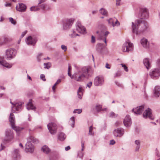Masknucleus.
<instances>
[{"mask_svg":"<svg viewBox=\"0 0 160 160\" xmlns=\"http://www.w3.org/2000/svg\"><path fill=\"white\" fill-rule=\"evenodd\" d=\"M140 42L141 44L143 47L145 48H148L149 43L147 39L143 38L141 40Z\"/></svg>","mask_w":160,"mask_h":160,"instance_id":"obj_25","label":"nucleus"},{"mask_svg":"<svg viewBox=\"0 0 160 160\" xmlns=\"http://www.w3.org/2000/svg\"><path fill=\"white\" fill-rule=\"evenodd\" d=\"M46 1V0H38V1H39L38 5Z\"/></svg>","mask_w":160,"mask_h":160,"instance_id":"obj_61","label":"nucleus"},{"mask_svg":"<svg viewBox=\"0 0 160 160\" xmlns=\"http://www.w3.org/2000/svg\"><path fill=\"white\" fill-rule=\"evenodd\" d=\"M143 62L144 66L147 69H148L151 67V63L148 59L145 58L143 60Z\"/></svg>","mask_w":160,"mask_h":160,"instance_id":"obj_27","label":"nucleus"},{"mask_svg":"<svg viewBox=\"0 0 160 160\" xmlns=\"http://www.w3.org/2000/svg\"><path fill=\"white\" fill-rule=\"evenodd\" d=\"M100 13L102 15L108 16V12L107 10L103 8H101L99 10Z\"/></svg>","mask_w":160,"mask_h":160,"instance_id":"obj_34","label":"nucleus"},{"mask_svg":"<svg viewBox=\"0 0 160 160\" xmlns=\"http://www.w3.org/2000/svg\"><path fill=\"white\" fill-rule=\"evenodd\" d=\"M144 110V105L137 107V108L132 109V112L137 115L141 114Z\"/></svg>","mask_w":160,"mask_h":160,"instance_id":"obj_17","label":"nucleus"},{"mask_svg":"<svg viewBox=\"0 0 160 160\" xmlns=\"http://www.w3.org/2000/svg\"><path fill=\"white\" fill-rule=\"evenodd\" d=\"M135 151H138L140 147L141 142L140 140H136L135 141Z\"/></svg>","mask_w":160,"mask_h":160,"instance_id":"obj_30","label":"nucleus"},{"mask_svg":"<svg viewBox=\"0 0 160 160\" xmlns=\"http://www.w3.org/2000/svg\"><path fill=\"white\" fill-rule=\"evenodd\" d=\"M91 42L92 43H94L95 42V37L93 36H92V39Z\"/></svg>","mask_w":160,"mask_h":160,"instance_id":"obj_51","label":"nucleus"},{"mask_svg":"<svg viewBox=\"0 0 160 160\" xmlns=\"http://www.w3.org/2000/svg\"><path fill=\"white\" fill-rule=\"evenodd\" d=\"M115 83L116 84L118 87H122V85L121 84H120L119 82H118L117 81H115Z\"/></svg>","mask_w":160,"mask_h":160,"instance_id":"obj_53","label":"nucleus"},{"mask_svg":"<svg viewBox=\"0 0 160 160\" xmlns=\"http://www.w3.org/2000/svg\"><path fill=\"white\" fill-rule=\"evenodd\" d=\"M37 41V38L35 37L29 36L26 38V42L28 45H34Z\"/></svg>","mask_w":160,"mask_h":160,"instance_id":"obj_18","label":"nucleus"},{"mask_svg":"<svg viewBox=\"0 0 160 160\" xmlns=\"http://www.w3.org/2000/svg\"><path fill=\"white\" fill-rule=\"evenodd\" d=\"M74 20L73 18H68L64 20L63 21V29L66 30L70 28Z\"/></svg>","mask_w":160,"mask_h":160,"instance_id":"obj_7","label":"nucleus"},{"mask_svg":"<svg viewBox=\"0 0 160 160\" xmlns=\"http://www.w3.org/2000/svg\"><path fill=\"white\" fill-rule=\"evenodd\" d=\"M93 128L92 126H91L89 128V134L90 135H92L94 134L93 132H92Z\"/></svg>","mask_w":160,"mask_h":160,"instance_id":"obj_41","label":"nucleus"},{"mask_svg":"<svg viewBox=\"0 0 160 160\" xmlns=\"http://www.w3.org/2000/svg\"><path fill=\"white\" fill-rule=\"evenodd\" d=\"M115 143V141L113 140H112L110 141V145H113Z\"/></svg>","mask_w":160,"mask_h":160,"instance_id":"obj_58","label":"nucleus"},{"mask_svg":"<svg viewBox=\"0 0 160 160\" xmlns=\"http://www.w3.org/2000/svg\"><path fill=\"white\" fill-rule=\"evenodd\" d=\"M40 78L43 81H45V76L44 74H41L40 75Z\"/></svg>","mask_w":160,"mask_h":160,"instance_id":"obj_52","label":"nucleus"},{"mask_svg":"<svg viewBox=\"0 0 160 160\" xmlns=\"http://www.w3.org/2000/svg\"><path fill=\"white\" fill-rule=\"evenodd\" d=\"M70 149V147L69 146H68L65 147V150L66 151H67L69 150Z\"/></svg>","mask_w":160,"mask_h":160,"instance_id":"obj_63","label":"nucleus"},{"mask_svg":"<svg viewBox=\"0 0 160 160\" xmlns=\"http://www.w3.org/2000/svg\"><path fill=\"white\" fill-rule=\"evenodd\" d=\"M133 49V46L132 43L128 40L126 41L122 46V50L123 52H132Z\"/></svg>","mask_w":160,"mask_h":160,"instance_id":"obj_6","label":"nucleus"},{"mask_svg":"<svg viewBox=\"0 0 160 160\" xmlns=\"http://www.w3.org/2000/svg\"><path fill=\"white\" fill-rule=\"evenodd\" d=\"M121 65L123 68L124 69L126 72H128V67L125 65L121 64Z\"/></svg>","mask_w":160,"mask_h":160,"instance_id":"obj_49","label":"nucleus"},{"mask_svg":"<svg viewBox=\"0 0 160 160\" xmlns=\"http://www.w3.org/2000/svg\"><path fill=\"white\" fill-rule=\"evenodd\" d=\"M9 41V39L5 37H2L0 38V45H2L5 43Z\"/></svg>","mask_w":160,"mask_h":160,"instance_id":"obj_31","label":"nucleus"},{"mask_svg":"<svg viewBox=\"0 0 160 160\" xmlns=\"http://www.w3.org/2000/svg\"><path fill=\"white\" fill-rule=\"evenodd\" d=\"M42 150L46 154H48L51 151L50 149L47 145L43 146L42 148Z\"/></svg>","mask_w":160,"mask_h":160,"instance_id":"obj_29","label":"nucleus"},{"mask_svg":"<svg viewBox=\"0 0 160 160\" xmlns=\"http://www.w3.org/2000/svg\"><path fill=\"white\" fill-rule=\"evenodd\" d=\"M96 108L98 112H99L101 110H102V106L101 105H96Z\"/></svg>","mask_w":160,"mask_h":160,"instance_id":"obj_40","label":"nucleus"},{"mask_svg":"<svg viewBox=\"0 0 160 160\" xmlns=\"http://www.w3.org/2000/svg\"><path fill=\"white\" fill-rule=\"evenodd\" d=\"M96 33L98 34V39L106 43V45H107L106 38L109 32L108 31L104 32L101 31L100 32L97 31Z\"/></svg>","mask_w":160,"mask_h":160,"instance_id":"obj_8","label":"nucleus"},{"mask_svg":"<svg viewBox=\"0 0 160 160\" xmlns=\"http://www.w3.org/2000/svg\"><path fill=\"white\" fill-rule=\"evenodd\" d=\"M4 20V18L2 16H1V19L0 20V22H2Z\"/></svg>","mask_w":160,"mask_h":160,"instance_id":"obj_64","label":"nucleus"},{"mask_svg":"<svg viewBox=\"0 0 160 160\" xmlns=\"http://www.w3.org/2000/svg\"><path fill=\"white\" fill-rule=\"evenodd\" d=\"M121 123H122L121 122L119 121H117L115 123V125L116 126L118 127L121 124Z\"/></svg>","mask_w":160,"mask_h":160,"instance_id":"obj_50","label":"nucleus"},{"mask_svg":"<svg viewBox=\"0 0 160 160\" xmlns=\"http://www.w3.org/2000/svg\"><path fill=\"white\" fill-rule=\"evenodd\" d=\"M26 9V6L22 3H19L18 6L16 7L17 10L21 12H24Z\"/></svg>","mask_w":160,"mask_h":160,"instance_id":"obj_24","label":"nucleus"},{"mask_svg":"<svg viewBox=\"0 0 160 160\" xmlns=\"http://www.w3.org/2000/svg\"><path fill=\"white\" fill-rule=\"evenodd\" d=\"M118 115L116 114L114 112H112L110 113V117L111 118L116 117Z\"/></svg>","mask_w":160,"mask_h":160,"instance_id":"obj_44","label":"nucleus"},{"mask_svg":"<svg viewBox=\"0 0 160 160\" xmlns=\"http://www.w3.org/2000/svg\"><path fill=\"white\" fill-rule=\"evenodd\" d=\"M5 137L3 141V143L1 144V149L0 151L3 150L5 147L4 145L10 142L13 138V132L10 129H7L5 132Z\"/></svg>","mask_w":160,"mask_h":160,"instance_id":"obj_4","label":"nucleus"},{"mask_svg":"<svg viewBox=\"0 0 160 160\" xmlns=\"http://www.w3.org/2000/svg\"><path fill=\"white\" fill-rule=\"evenodd\" d=\"M84 142H81V147L82 149L81 150L82 151H83L84 149Z\"/></svg>","mask_w":160,"mask_h":160,"instance_id":"obj_54","label":"nucleus"},{"mask_svg":"<svg viewBox=\"0 0 160 160\" xmlns=\"http://www.w3.org/2000/svg\"><path fill=\"white\" fill-rule=\"evenodd\" d=\"M9 21L11 23L13 24H15L16 23V22L14 20L13 18H9Z\"/></svg>","mask_w":160,"mask_h":160,"instance_id":"obj_46","label":"nucleus"},{"mask_svg":"<svg viewBox=\"0 0 160 160\" xmlns=\"http://www.w3.org/2000/svg\"><path fill=\"white\" fill-rule=\"evenodd\" d=\"M48 128L50 133L52 134H55L57 132V126L54 123H49L47 125Z\"/></svg>","mask_w":160,"mask_h":160,"instance_id":"obj_11","label":"nucleus"},{"mask_svg":"<svg viewBox=\"0 0 160 160\" xmlns=\"http://www.w3.org/2000/svg\"><path fill=\"white\" fill-rule=\"evenodd\" d=\"M69 122L71 123V127L73 128L74 127L75 123V118L74 117H72L70 118Z\"/></svg>","mask_w":160,"mask_h":160,"instance_id":"obj_37","label":"nucleus"},{"mask_svg":"<svg viewBox=\"0 0 160 160\" xmlns=\"http://www.w3.org/2000/svg\"><path fill=\"white\" fill-rule=\"evenodd\" d=\"M19 150L18 149H15L12 153V157L15 160H19L21 156L19 153Z\"/></svg>","mask_w":160,"mask_h":160,"instance_id":"obj_23","label":"nucleus"},{"mask_svg":"<svg viewBox=\"0 0 160 160\" xmlns=\"http://www.w3.org/2000/svg\"><path fill=\"white\" fill-rule=\"evenodd\" d=\"M97 10H93L92 12V15H94L97 13Z\"/></svg>","mask_w":160,"mask_h":160,"instance_id":"obj_62","label":"nucleus"},{"mask_svg":"<svg viewBox=\"0 0 160 160\" xmlns=\"http://www.w3.org/2000/svg\"><path fill=\"white\" fill-rule=\"evenodd\" d=\"M43 65L44 68L47 69H49L51 66V63L50 62L44 63Z\"/></svg>","mask_w":160,"mask_h":160,"instance_id":"obj_38","label":"nucleus"},{"mask_svg":"<svg viewBox=\"0 0 160 160\" xmlns=\"http://www.w3.org/2000/svg\"><path fill=\"white\" fill-rule=\"evenodd\" d=\"M139 17L141 19H146L148 17V11L146 8H142L140 9Z\"/></svg>","mask_w":160,"mask_h":160,"instance_id":"obj_14","label":"nucleus"},{"mask_svg":"<svg viewBox=\"0 0 160 160\" xmlns=\"http://www.w3.org/2000/svg\"><path fill=\"white\" fill-rule=\"evenodd\" d=\"M82 112V110L81 109H75L73 112V113H78V114H80V113Z\"/></svg>","mask_w":160,"mask_h":160,"instance_id":"obj_45","label":"nucleus"},{"mask_svg":"<svg viewBox=\"0 0 160 160\" xmlns=\"http://www.w3.org/2000/svg\"><path fill=\"white\" fill-rule=\"evenodd\" d=\"M120 25L119 22L116 18V20L115 21H114V22L113 23V27L114 26H118Z\"/></svg>","mask_w":160,"mask_h":160,"instance_id":"obj_42","label":"nucleus"},{"mask_svg":"<svg viewBox=\"0 0 160 160\" xmlns=\"http://www.w3.org/2000/svg\"><path fill=\"white\" fill-rule=\"evenodd\" d=\"M38 7H40V8H39L40 9H42L43 10H44V9L45 8V5L44 4H42L41 5H40V4H39L38 5Z\"/></svg>","mask_w":160,"mask_h":160,"instance_id":"obj_48","label":"nucleus"},{"mask_svg":"<svg viewBox=\"0 0 160 160\" xmlns=\"http://www.w3.org/2000/svg\"><path fill=\"white\" fill-rule=\"evenodd\" d=\"M27 31H25L24 32H23L22 33V34L21 35V38H23L25 35L27 33Z\"/></svg>","mask_w":160,"mask_h":160,"instance_id":"obj_55","label":"nucleus"},{"mask_svg":"<svg viewBox=\"0 0 160 160\" xmlns=\"http://www.w3.org/2000/svg\"><path fill=\"white\" fill-rule=\"evenodd\" d=\"M124 129L121 128H118L115 129L113 132V134L116 137H121L124 134Z\"/></svg>","mask_w":160,"mask_h":160,"instance_id":"obj_15","label":"nucleus"},{"mask_svg":"<svg viewBox=\"0 0 160 160\" xmlns=\"http://www.w3.org/2000/svg\"><path fill=\"white\" fill-rule=\"evenodd\" d=\"M157 62L158 67L152 69L149 73L150 76L153 79L158 78L160 75V59H159Z\"/></svg>","mask_w":160,"mask_h":160,"instance_id":"obj_5","label":"nucleus"},{"mask_svg":"<svg viewBox=\"0 0 160 160\" xmlns=\"http://www.w3.org/2000/svg\"><path fill=\"white\" fill-rule=\"evenodd\" d=\"M61 82V79H58L57 80L56 82L55 83L54 85L56 86L58 84H59Z\"/></svg>","mask_w":160,"mask_h":160,"instance_id":"obj_57","label":"nucleus"},{"mask_svg":"<svg viewBox=\"0 0 160 160\" xmlns=\"http://www.w3.org/2000/svg\"><path fill=\"white\" fill-rule=\"evenodd\" d=\"M9 121L13 129L16 131H19L22 129V128H18L15 126V118L14 114L11 113L9 118Z\"/></svg>","mask_w":160,"mask_h":160,"instance_id":"obj_10","label":"nucleus"},{"mask_svg":"<svg viewBox=\"0 0 160 160\" xmlns=\"http://www.w3.org/2000/svg\"><path fill=\"white\" fill-rule=\"evenodd\" d=\"M39 9V8H38V6H37V7L32 6L30 8V10L31 11H38Z\"/></svg>","mask_w":160,"mask_h":160,"instance_id":"obj_39","label":"nucleus"},{"mask_svg":"<svg viewBox=\"0 0 160 160\" xmlns=\"http://www.w3.org/2000/svg\"><path fill=\"white\" fill-rule=\"evenodd\" d=\"M16 54L15 50L12 48L7 49L5 52V56L7 59L10 60L13 58Z\"/></svg>","mask_w":160,"mask_h":160,"instance_id":"obj_9","label":"nucleus"},{"mask_svg":"<svg viewBox=\"0 0 160 160\" xmlns=\"http://www.w3.org/2000/svg\"><path fill=\"white\" fill-rule=\"evenodd\" d=\"M0 65L8 68H10L12 66V65L7 63L4 60L3 58L1 57H0Z\"/></svg>","mask_w":160,"mask_h":160,"instance_id":"obj_22","label":"nucleus"},{"mask_svg":"<svg viewBox=\"0 0 160 160\" xmlns=\"http://www.w3.org/2000/svg\"><path fill=\"white\" fill-rule=\"evenodd\" d=\"M82 91L83 89L82 88V87L81 86H80L79 87L78 90L77 92L78 97L80 99L82 98Z\"/></svg>","mask_w":160,"mask_h":160,"instance_id":"obj_33","label":"nucleus"},{"mask_svg":"<svg viewBox=\"0 0 160 160\" xmlns=\"http://www.w3.org/2000/svg\"><path fill=\"white\" fill-rule=\"evenodd\" d=\"M28 142L25 145V150L27 152L30 153L33 152L34 149V146L31 143L32 142L34 143H37L38 140L33 136H30L27 138Z\"/></svg>","mask_w":160,"mask_h":160,"instance_id":"obj_3","label":"nucleus"},{"mask_svg":"<svg viewBox=\"0 0 160 160\" xmlns=\"http://www.w3.org/2000/svg\"><path fill=\"white\" fill-rule=\"evenodd\" d=\"M121 0H116V4L117 6H119L120 5V1Z\"/></svg>","mask_w":160,"mask_h":160,"instance_id":"obj_60","label":"nucleus"},{"mask_svg":"<svg viewBox=\"0 0 160 160\" xmlns=\"http://www.w3.org/2000/svg\"><path fill=\"white\" fill-rule=\"evenodd\" d=\"M104 82V78L102 76H98L94 79V84L95 86H99L102 85Z\"/></svg>","mask_w":160,"mask_h":160,"instance_id":"obj_13","label":"nucleus"},{"mask_svg":"<svg viewBox=\"0 0 160 160\" xmlns=\"http://www.w3.org/2000/svg\"><path fill=\"white\" fill-rule=\"evenodd\" d=\"M61 48L64 52L66 51L67 50V47L64 45H62L61 46Z\"/></svg>","mask_w":160,"mask_h":160,"instance_id":"obj_47","label":"nucleus"},{"mask_svg":"<svg viewBox=\"0 0 160 160\" xmlns=\"http://www.w3.org/2000/svg\"><path fill=\"white\" fill-rule=\"evenodd\" d=\"M11 103L13 105V106L12 107V109H15L17 111H20L22 110V102H18L13 103L11 102Z\"/></svg>","mask_w":160,"mask_h":160,"instance_id":"obj_19","label":"nucleus"},{"mask_svg":"<svg viewBox=\"0 0 160 160\" xmlns=\"http://www.w3.org/2000/svg\"><path fill=\"white\" fill-rule=\"evenodd\" d=\"M106 44L104 45L102 43H99L97 45V50L100 53H103V51L106 49Z\"/></svg>","mask_w":160,"mask_h":160,"instance_id":"obj_20","label":"nucleus"},{"mask_svg":"<svg viewBox=\"0 0 160 160\" xmlns=\"http://www.w3.org/2000/svg\"><path fill=\"white\" fill-rule=\"evenodd\" d=\"M123 124L124 126L127 127H129L131 125V120L129 115H127L125 117L123 121Z\"/></svg>","mask_w":160,"mask_h":160,"instance_id":"obj_21","label":"nucleus"},{"mask_svg":"<svg viewBox=\"0 0 160 160\" xmlns=\"http://www.w3.org/2000/svg\"><path fill=\"white\" fill-rule=\"evenodd\" d=\"M93 70L89 66L82 68L80 71L74 73L72 75L70 72H68V75L72 79L78 82H82L86 79H88L91 76V73H92Z\"/></svg>","mask_w":160,"mask_h":160,"instance_id":"obj_1","label":"nucleus"},{"mask_svg":"<svg viewBox=\"0 0 160 160\" xmlns=\"http://www.w3.org/2000/svg\"><path fill=\"white\" fill-rule=\"evenodd\" d=\"M70 36L72 38L76 37V36H79V35L76 33L75 30H73L72 32V33L69 34Z\"/></svg>","mask_w":160,"mask_h":160,"instance_id":"obj_36","label":"nucleus"},{"mask_svg":"<svg viewBox=\"0 0 160 160\" xmlns=\"http://www.w3.org/2000/svg\"><path fill=\"white\" fill-rule=\"evenodd\" d=\"M32 102V100L31 99L30 100L28 103L27 104V108L28 110L30 109L35 110L36 108L33 105Z\"/></svg>","mask_w":160,"mask_h":160,"instance_id":"obj_28","label":"nucleus"},{"mask_svg":"<svg viewBox=\"0 0 160 160\" xmlns=\"http://www.w3.org/2000/svg\"><path fill=\"white\" fill-rule=\"evenodd\" d=\"M153 93L155 97H159L160 94V87L156 86L153 90Z\"/></svg>","mask_w":160,"mask_h":160,"instance_id":"obj_26","label":"nucleus"},{"mask_svg":"<svg viewBox=\"0 0 160 160\" xmlns=\"http://www.w3.org/2000/svg\"><path fill=\"white\" fill-rule=\"evenodd\" d=\"M66 138V136L64 133L61 132L59 134L58 138L60 141H63Z\"/></svg>","mask_w":160,"mask_h":160,"instance_id":"obj_32","label":"nucleus"},{"mask_svg":"<svg viewBox=\"0 0 160 160\" xmlns=\"http://www.w3.org/2000/svg\"><path fill=\"white\" fill-rule=\"evenodd\" d=\"M105 67L108 69H110L111 66L108 63H106L105 65Z\"/></svg>","mask_w":160,"mask_h":160,"instance_id":"obj_59","label":"nucleus"},{"mask_svg":"<svg viewBox=\"0 0 160 160\" xmlns=\"http://www.w3.org/2000/svg\"><path fill=\"white\" fill-rule=\"evenodd\" d=\"M116 20V18H110L109 19L107 20L108 22V23L110 26H113V23Z\"/></svg>","mask_w":160,"mask_h":160,"instance_id":"obj_35","label":"nucleus"},{"mask_svg":"<svg viewBox=\"0 0 160 160\" xmlns=\"http://www.w3.org/2000/svg\"><path fill=\"white\" fill-rule=\"evenodd\" d=\"M121 75V72L119 71H118L114 75V78L118 77H119Z\"/></svg>","mask_w":160,"mask_h":160,"instance_id":"obj_43","label":"nucleus"},{"mask_svg":"<svg viewBox=\"0 0 160 160\" xmlns=\"http://www.w3.org/2000/svg\"><path fill=\"white\" fill-rule=\"evenodd\" d=\"M148 26L147 23L142 19H137L135 22H132V32L137 35L142 34L148 29Z\"/></svg>","mask_w":160,"mask_h":160,"instance_id":"obj_2","label":"nucleus"},{"mask_svg":"<svg viewBox=\"0 0 160 160\" xmlns=\"http://www.w3.org/2000/svg\"><path fill=\"white\" fill-rule=\"evenodd\" d=\"M85 28L82 26L81 23L78 21L76 24V30L78 32L84 33L85 31Z\"/></svg>","mask_w":160,"mask_h":160,"instance_id":"obj_16","label":"nucleus"},{"mask_svg":"<svg viewBox=\"0 0 160 160\" xmlns=\"http://www.w3.org/2000/svg\"><path fill=\"white\" fill-rule=\"evenodd\" d=\"M92 82H90L87 84V87L90 88L92 85Z\"/></svg>","mask_w":160,"mask_h":160,"instance_id":"obj_56","label":"nucleus"},{"mask_svg":"<svg viewBox=\"0 0 160 160\" xmlns=\"http://www.w3.org/2000/svg\"><path fill=\"white\" fill-rule=\"evenodd\" d=\"M143 116L145 118H148L152 120H153L154 118V116L152 114V110L150 108L146 109L144 112Z\"/></svg>","mask_w":160,"mask_h":160,"instance_id":"obj_12","label":"nucleus"}]
</instances>
